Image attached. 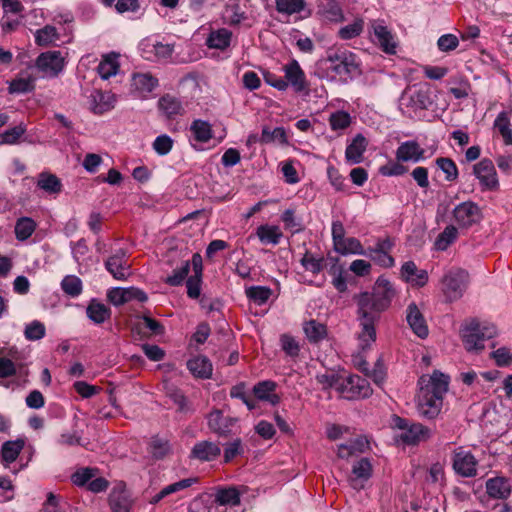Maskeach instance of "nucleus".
Here are the masks:
<instances>
[{"label":"nucleus","instance_id":"obj_38","mask_svg":"<svg viewBox=\"0 0 512 512\" xmlns=\"http://www.w3.org/2000/svg\"><path fill=\"white\" fill-rule=\"evenodd\" d=\"M86 313L88 318L96 324L104 323L111 316L110 308L95 299L90 301Z\"/></svg>","mask_w":512,"mask_h":512},{"label":"nucleus","instance_id":"obj_35","mask_svg":"<svg viewBox=\"0 0 512 512\" xmlns=\"http://www.w3.org/2000/svg\"><path fill=\"white\" fill-rule=\"evenodd\" d=\"M158 109L160 113L167 118H174L182 113L183 107L181 102L172 95H164L158 101Z\"/></svg>","mask_w":512,"mask_h":512},{"label":"nucleus","instance_id":"obj_26","mask_svg":"<svg viewBox=\"0 0 512 512\" xmlns=\"http://www.w3.org/2000/svg\"><path fill=\"white\" fill-rule=\"evenodd\" d=\"M328 60L334 64L333 68L339 74L352 73L357 68L354 54L347 51L331 54Z\"/></svg>","mask_w":512,"mask_h":512},{"label":"nucleus","instance_id":"obj_40","mask_svg":"<svg viewBox=\"0 0 512 512\" xmlns=\"http://www.w3.org/2000/svg\"><path fill=\"white\" fill-rule=\"evenodd\" d=\"M163 387L166 396L169 397L174 402V404L178 406L179 412L184 413L191 411L186 396L179 388L167 381L164 382Z\"/></svg>","mask_w":512,"mask_h":512},{"label":"nucleus","instance_id":"obj_55","mask_svg":"<svg viewBox=\"0 0 512 512\" xmlns=\"http://www.w3.org/2000/svg\"><path fill=\"white\" fill-rule=\"evenodd\" d=\"M61 288L67 295L76 297L82 292V282L77 276L68 275L62 280Z\"/></svg>","mask_w":512,"mask_h":512},{"label":"nucleus","instance_id":"obj_41","mask_svg":"<svg viewBox=\"0 0 512 512\" xmlns=\"http://www.w3.org/2000/svg\"><path fill=\"white\" fill-rule=\"evenodd\" d=\"M303 330L309 342L318 343L321 340L325 339L327 336V327L326 325L316 321L309 320L304 323Z\"/></svg>","mask_w":512,"mask_h":512},{"label":"nucleus","instance_id":"obj_44","mask_svg":"<svg viewBox=\"0 0 512 512\" xmlns=\"http://www.w3.org/2000/svg\"><path fill=\"white\" fill-rule=\"evenodd\" d=\"M58 40L59 34L57 29L52 25H46L35 32V42L39 46L45 47L54 45Z\"/></svg>","mask_w":512,"mask_h":512},{"label":"nucleus","instance_id":"obj_10","mask_svg":"<svg viewBox=\"0 0 512 512\" xmlns=\"http://www.w3.org/2000/svg\"><path fill=\"white\" fill-rule=\"evenodd\" d=\"M478 461L471 452L459 448L453 452L452 467L456 474L471 478L477 475Z\"/></svg>","mask_w":512,"mask_h":512},{"label":"nucleus","instance_id":"obj_27","mask_svg":"<svg viewBox=\"0 0 512 512\" xmlns=\"http://www.w3.org/2000/svg\"><path fill=\"white\" fill-rule=\"evenodd\" d=\"M285 79L293 86L295 91L301 92L305 89V74L296 60L284 66Z\"/></svg>","mask_w":512,"mask_h":512},{"label":"nucleus","instance_id":"obj_4","mask_svg":"<svg viewBox=\"0 0 512 512\" xmlns=\"http://www.w3.org/2000/svg\"><path fill=\"white\" fill-rule=\"evenodd\" d=\"M497 333L494 325L481 326L476 320H471L461 330V337L467 351L484 349V340L493 338Z\"/></svg>","mask_w":512,"mask_h":512},{"label":"nucleus","instance_id":"obj_45","mask_svg":"<svg viewBox=\"0 0 512 512\" xmlns=\"http://www.w3.org/2000/svg\"><path fill=\"white\" fill-rule=\"evenodd\" d=\"M336 252L342 255L347 254H364L362 244L354 237L343 238L334 245Z\"/></svg>","mask_w":512,"mask_h":512},{"label":"nucleus","instance_id":"obj_7","mask_svg":"<svg viewBox=\"0 0 512 512\" xmlns=\"http://www.w3.org/2000/svg\"><path fill=\"white\" fill-rule=\"evenodd\" d=\"M379 315L358 307V321L360 331L357 332V339L359 341V347L362 350H366L376 341V329L375 323L377 322Z\"/></svg>","mask_w":512,"mask_h":512},{"label":"nucleus","instance_id":"obj_9","mask_svg":"<svg viewBox=\"0 0 512 512\" xmlns=\"http://www.w3.org/2000/svg\"><path fill=\"white\" fill-rule=\"evenodd\" d=\"M140 49L144 58L162 61L171 58L174 45L160 41L157 36H150L141 41Z\"/></svg>","mask_w":512,"mask_h":512},{"label":"nucleus","instance_id":"obj_62","mask_svg":"<svg viewBox=\"0 0 512 512\" xmlns=\"http://www.w3.org/2000/svg\"><path fill=\"white\" fill-rule=\"evenodd\" d=\"M45 335V326L40 321H33L25 328V337L28 340H39Z\"/></svg>","mask_w":512,"mask_h":512},{"label":"nucleus","instance_id":"obj_37","mask_svg":"<svg viewBox=\"0 0 512 512\" xmlns=\"http://www.w3.org/2000/svg\"><path fill=\"white\" fill-rule=\"evenodd\" d=\"M109 505L113 512H129L131 501L124 489L114 488L109 495Z\"/></svg>","mask_w":512,"mask_h":512},{"label":"nucleus","instance_id":"obj_61","mask_svg":"<svg viewBox=\"0 0 512 512\" xmlns=\"http://www.w3.org/2000/svg\"><path fill=\"white\" fill-rule=\"evenodd\" d=\"M174 141L171 137L166 134L158 136L153 142V148L159 155L168 154L172 147Z\"/></svg>","mask_w":512,"mask_h":512},{"label":"nucleus","instance_id":"obj_47","mask_svg":"<svg viewBox=\"0 0 512 512\" xmlns=\"http://www.w3.org/2000/svg\"><path fill=\"white\" fill-rule=\"evenodd\" d=\"M275 4L277 11L286 15L301 13L306 7L305 0H275Z\"/></svg>","mask_w":512,"mask_h":512},{"label":"nucleus","instance_id":"obj_42","mask_svg":"<svg viewBox=\"0 0 512 512\" xmlns=\"http://www.w3.org/2000/svg\"><path fill=\"white\" fill-rule=\"evenodd\" d=\"M25 442L21 439L15 441H7L2 445L1 457L2 462L7 466L14 462L24 448Z\"/></svg>","mask_w":512,"mask_h":512},{"label":"nucleus","instance_id":"obj_52","mask_svg":"<svg viewBox=\"0 0 512 512\" xmlns=\"http://www.w3.org/2000/svg\"><path fill=\"white\" fill-rule=\"evenodd\" d=\"M34 88V79L29 75H21L11 81L9 85L10 93H26Z\"/></svg>","mask_w":512,"mask_h":512},{"label":"nucleus","instance_id":"obj_50","mask_svg":"<svg viewBox=\"0 0 512 512\" xmlns=\"http://www.w3.org/2000/svg\"><path fill=\"white\" fill-rule=\"evenodd\" d=\"M245 293L255 304L263 305L269 300L272 290L265 286H251L245 290Z\"/></svg>","mask_w":512,"mask_h":512},{"label":"nucleus","instance_id":"obj_34","mask_svg":"<svg viewBox=\"0 0 512 512\" xmlns=\"http://www.w3.org/2000/svg\"><path fill=\"white\" fill-rule=\"evenodd\" d=\"M319 14L330 22H341L344 19L342 7L338 0H322L318 6Z\"/></svg>","mask_w":512,"mask_h":512},{"label":"nucleus","instance_id":"obj_24","mask_svg":"<svg viewBox=\"0 0 512 512\" xmlns=\"http://www.w3.org/2000/svg\"><path fill=\"white\" fill-rule=\"evenodd\" d=\"M402 278L413 286L422 287L428 281V274L425 270L418 269L413 261L405 262L401 267Z\"/></svg>","mask_w":512,"mask_h":512},{"label":"nucleus","instance_id":"obj_25","mask_svg":"<svg viewBox=\"0 0 512 512\" xmlns=\"http://www.w3.org/2000/svg\"><path fill=\"white\" fill-rule=\"evenodd\" d=\"M90 106L95 114H102L109 111L115 105L116 98L111 92L95 90L92 92Z\"/></svg>","mask_w":512,"mask_h":512},{"label":"nucleus","instance_id":"obj_20","mask_svg":"<svg viewBox=\"0 0 512 512\" xmlns=\"http://www.w3.org/2000/svg\"><path fill=\"white\" fill-rule=\"evenodd\" d=\"M486 493L493 499H507L512 492V486L508 478L496 476L486 481Z\"/></svg>","mask_w":512,"mask_h":512},{"label":"nucleus","instance_id":"obj_60","mask_svg":"<svg viewBox=\"0 0 512 512\" xmlns=\"http://www.w3.org/2000/svg\"><path fill=\"white\" fill-rule=\"evenodd\" d=\"M329 273L333 276L332 284L339 292H345L347 289L346 279L344 277V270L341 266L334 264Z\"/></svg>","mask_w":512,"mask_h":512},{"label":"nucleus","instance_id":"obj_14","mask_svg":"<svg viewBox=\"0 0 512 512\" xmlns=\"http://www.w3.org/2000/svg\"><path fill=\"white\" fill-rule=\"evenodd\" d=\"M64 64V56L55 50L41 53L36 60L37 68L49 76H56L62 71Z\"/></svg>","mask_w":512,"mask_h":512},{"label":"nucleus","instance_id":"obj_30","mask_svg":"<svg viewBox=\"0 0 512 512\" xmlns=\"http://www.w3.org/2000/svg\"><path fill=\"white\" fill-rule=\"evenodd\" d=\"M120 64L118 54L112 52L104 55L97 67V73L103 80H108L112 76H116L119 72Z\"/></svg>","mask_w":512,"mask_h":512},{"label":"nucleus","instance_id":"obj_63","mask_svg":"<svg viewBox=\"0 0 512 512\" xmlns=\"http://www.w3.org/2000/svg\"><path fill=\"white\" fill-rule=\"evenodd\" d=\"M459 45V40L454 34H444L437 41L438 49L442 52L455 50Z\"/></svg>","mask_w":512,"mask_h":512},{"label":"nucleus","instance_id":"obj_1","mask_svg":"<svg viewBox=\"0 0 512 512\" xmlns=\"http://www.w3.org/2000/svg\"><path fill=\"white\" fill-rule=\"evenodd\" d=\"M418 411L427 419H434L441 411L443 396L448 391L449 378L439 371L422 375L418 380Z\"/></svg>","mask_w":512,"mask_h":512},{"label":"nucleus","instance_id":"obj_49","mask_svg":"<svg viewBox=\"0 0 512 512\" xmlns=\"http://www.w3.org/2000/svg\"><path fill=\"white\" fill-rule=\"evenodd\" d=\"M364 29V20L356 18L352 23L341 27L338 31V36L342 40H350L359 36Z\"/></svg>","mask_w":512,"mask_h":512},{"label":"nucleus","instance_id":"obj_12","mask_svg":"<svg viewBox=\"0 0 512 512\" xmlns=\"http://www.w3.org/2000/svg\"><path fill=\"white\" fill-rule=\"evenodd\" d=\"M473 172L485 190H496L499 187L496 169L493 162L484 158L474 165Z\"/></svg>","mask_w":512,"mask_h":512},{"label":"nucleus","instance_id":"obj_59","mask_svg":"<svg viewBox=\"0 0 512 512\" xmlns=\"http://www.w3.org/2000/svg\"><path fill=\"white\" fill-rule=\"evenodd\" d=\"M192 131H193V133L189 138L191 145L196 150H203L204 149L203 145L205 143H208L212 138L211 130H192Z\"/></svg>","mask_w":512,"mask_h":512},{"label":"nucleus","instance_id":"obj_46","mask_svg":"<svg viewBox=\"0 0 512 512\" xmlns=\"http://www.w3.org/2000/svg\"><path fill=\"white\" fill-rule=\"evenodd\" d=\"M256 234L261 242L274 245L278 244L282 237L280 228L274 225H261L257 228Z\"/></svg>","mask_w":512,"mask_h":512},{"label":"nucleus","instance_id":"obj_23","mask_svg":"<svg viewBox=\"0 0 512 512\" xmlns=\"http://www.w3.org/2000/svg\"><path fill=\"white\" fill-rule=\"evenodd\" d=\"M235 421L234 418L224 417L222 411L219 409L211 411L208 415L209 428L219 435H227L230 433L231 427L234 425Z\"/></svg>","mask_w":512,"mask_h":512},{"label":"nucleus","instance_id":"obj_29","mask_svg":"<svg viewBox=\"0 0 512 512\" xmlns=\"http://www.w3.org/2000/svg\"><path fill=\"white\" fill-rule=\"evenodd\" d=\"M367 140L362 134H357L347 146L345 157L348 162L358 164L363 160V154L367 148Z\"/></svg>","mask_w":512,"mask_h":512},{"label":"nucleus","instance_id":"obj_56","mask_svg":"<svg viewBox=\"0 0 512 512\" xmlns=\"http://www.w3.org/2000/svg\"><path fill=\"white\" fill-rule=\"evenodd\" d=\"M331 128H348L354 124L353 117L344 110H337L329 115Z\"/></svg>","mask_w":512,"mask_h":512},{"label":"nucleus","instance_id":"obj_32","mask_svg":"<svg viewBox=\"0 0 512 512\" xmlns=\"http://www.w3.org/2000/svg\"><path fill=\"white\" fill-rule=\"evenodd\" d=\"M276 386L274 381H261L253 387V393L257 399L276 405L280 402V397L274 393Z\"/></svg>","mask_w":512,"mask_h":512},{"label":"nucleus","instance_id":"obj_13","mask_svg":"<svg viewBox=\"0 0 512 512\" xmlns=\"http://www.w3.org/2000/svg\"><path fill=\"white\" fill-rule=\"evenodd\" d=\"M453 215L457 224L463 228L471 227L482 218L479 206L471 201L457 205L454 208Z\"/></svg>","mask_w":512,"mask_h":512},{"label":"nucleus","instance_id":"obj_5","mask_svg":"<svg viewBox=\"0 0 512 512\" xmlns=\"http://www.w3.org/2000/svg\"><path fill=\"white\" fill-rule=\"evenodd\" d=\"M469 281V274L461 268L449 270L442 279V291L448 301L462 297Z\"/></svg>","mask_w":512,"mask_h":512},{"label":"nucleus","instance_id":"obj_22","mask_svg":"<svg viewBox=\"0 0 512 512\" xmlns=\"http://www.w3.org/2000/svg\"><path fill=\"white\" fill-rule=\"evenodd\" d=\"M232 36V32L227 28L212 29L205 40V44L209 49L223 52L230 47Z\"/></svg>","mask_w":512,"mask_h":512},{"label":"nucleus","instance_id":"obj_17","mask_svg":"<svg viewBox=\"0 0 512 512\" xmlns=\"http://www.w3.org/2000/svg\"><path fill=\"white\" fill-rule=\"evenodd\" d=\"M158 86V79L149 73H134L131 80V93L146 98Z\"/></svg>","mask_w":512,"mask_h":512},{"label":"nucleus","instance_id":"obj_33","mask_svg":"<svg viewBox=\"0 0 512 512\" xmlns=\"http://www.w3.org/2000/svg\"><path fill=\"white\" fill-rule=\"evenodd\" d=\"M188 370L193 376L201 379H208L212 375V364L205 356H196L187 362Z\"/></svg>","mask_w":512,"mask_h":512},{"label":"nucleus","instance_id":"obj_53","mask_svg":"<svg viewBox=\"0 0 512 512\" xmlns=\"http://www.w3.org/2000/svg\"><path fill=\"white\" fill-rule=\"evenodd\" d=\"M150 451L155 458L162 459L170 453L171 446L168 440L155 436L151 439Z\"/></svg>","mask_w":512,"mask_h":512},{"label":"nucleus","instance_id":"obj_11","mask_svg":"<svg viewBox=\"0 0 512 512\" xmlns=\"http://www.w3.org/2000/svg\"><path fill=\"white\" fill-rule=\"evenodd\" d=\"M340 390L343 397L347 399L366 398L372 392L369 382L358 375L347 377L341 384Z\"/></svg>","mask_w":512,"mask_h":512},{"label":"nucleus","instance_id":"obj_54","mask_svg":"<svg viewBox=\"0 0 512 512\" xmlns=\"http://www.w3.org/2000/svg\"><path fill=\"white\" fill-rule=\"evenodd\" d=\"M97 472L98 470L95 468H80L72 474L71 480L76 486L87 487L88 483L96 476Z\"/></svg>","mask_w":512,"mask_h":512},{"label":"nucleus","instance_id":"obj_31","mask_svg":"<svg viewBox=\"0 0 512 512\" xmlns=\"http://www.w3.org/2000/svg\"><path fill=\"white\" fill-rule=\"evenodd\" d=\"M221 453L220 447L213 442L202 441L197 444L192 449L191 455L192 457L199 459L201 461H212L216 459Z\"/></svg>","mask_w":512,"mask_h":512},{"label":"nucleus","instance_id":"obj_43","mask_svg":"<svg viewBox=\"0 0 512 512\" xmlns=\"http://www.w3.org/2000/svg\"><path fill=\"white\" fill-rule=\"evenodd\" d=\"M36 222L30 217H20L15 223V237L18 241H25L35 232Z\"/></svg>","mask_w":512,"mask_h":512},{"label":"nucleus","instance_id":"obj_2","mask_svg":"<svg viewBox=\"0 0 512 512\" xmlns=\"http://www.w3.org/2000/svg\"><path fill=\"white\" fill-rule=\"evenodd\" d=\"M433 104V91L428 83L408 85L398 100L401 113L412 119L421 118Z\"/></svg>","mask_w":512,"mask_h":512},{"label":"nucleus","instance_id":"obj_39","mask_svg":"<svg viewBox=\"0 0 512 512\" xmlns=\"http://www.w3.org/2000/svg\"><path fill=\"white\" fill-rule=\"evenodd\" d=\"M214 501L221 506H237L240 504V492L235 487L219 488L215 492Z\"/></svg>","mask_w":512,"mask_h":512},{"label":"nucleus","instance_id":"obj_16","mask_svg":"<svg viewBox=\"0 0 512 512\" xmlns=\"http://www.w3.org/2000/svg\"><path fill=\"white\" fill-rule=\"evenodd\" d=\"M394 243L391 238L379 239L373 247L368 249L369 256L378 265L389 268L394 265V259L390 255Z\"/></svg>","mask_w":512,"mask_h":512},{"label":"nucleus","instance_id":"obj_64","mask_svg":"<svg viewBox=\"0 0 512 512\" xmlns=\"http://www.w3.org/2000/svg\"><path fill=\"white\" fill-rule=\"evenodd\" d=\"M281 346L285 353L291 357H296L299 354L300 347L298 342L290 335L281 336Z\"/></svg>","mask_w":512,"mask_h":512},{"label":"nucleus","instance_id":"obj_36","mask_svg":"<svg viewBox=\"0 0 512 512\" xmlns=\"http://www.w3.org/2000/svg\"><path fill=\"white\" fill-rule=\"evenodd\" d=\"M37 187L45 193L54 195L62 191L61 180L54 174L42 172L38 175Z\"/></svg>","mask_w":512,"mask_h":512},{"label":"nucleus","instance_id":"obj_21","mask_svg":"<svg viewBox=\"0 0 512 512\" xmlns=\"http://www.w3.org/2000/svg\"><path fill=\"white\" fill-rule=\"evenodd\" d=\"M192 266L194 274L187 279L186 287L187 295L192 299H196L200 296L203 271L202 257L200 254L195 253L192 256Z\"/></svg>","mask_w":512,"mask_h":512},{"label":"nucleus","instance_id":"obj_15","mask_svg":"<svg viewBox=\"0 0 512 512\" xmlns=\"http://www.w3.org/2000/svg\"><path fill=\"white\" fill-rule=\"evenodd\" d=\"M105 268L117 280H125L131 275L130 264L123 249H119L106 260Z\"/></svg>","mask_w":512,"mask_h":512},{"label":"nucleus","instance_id":"obj_6","mask_svg":"<svg viewBox=\"0 0 512 512\" xmlns=\"http://www.w3.org/2000/svg\"><path fill=\"white\" fill-rule=\"evenodd\" d=\"M370 40L386 54H395L397 40L383 20H372L369 26Z\"/></svg>","mask_w":512,"mask_h":512},{"label":"nucleus","instance_id":"obj_8","mask_svg":"<svg viewBox=\"0 0 512 512\" xmlns=\"http://www.w3.org/2000/svg\"><path fill=\"white\" fill-rule=\"evenodd\" d=\"M394 426L402 430L400 439L408 445H415L430 438V430L420 423H409L408 420L395 416Z\"/></svg>","mask_w":512,"mask_h":512},{"label":"nucleus","instance_id":"obj_3","mask_svg":"<svg viewBox=\"0 0 512 512\" xmlns=\"http://www.w3.org/2000/svg\"><path fill=\"white\" fill-rule=\"evenodd\" d=\"M394 295L392 284L387 279L380 277L377 279L372 293L365 292L359 295L357 304L358 307L379 315L390 306Z\"/></svg>","mask_w":512,"mask_h":512},{"label":"nucleus","instance_id":"obj_51","mask_svg":"<svg viewBox=\"0 0 512 512\" xmlns=\"http://www.w3.org/2000/svg\"><path fill=\"white\" fill-rule=\"evenodd\" d=\"M300 263L306 271H309L313 274L320 273L324 268V258H317L309 251L305 252L300 260Z\"/></svg>","mask_w":512,"mask_h":512},{"label":"nucleus","instance_id":"obj_19","mask_svg":"<svg viewBox=\"0 0 512 512\" xmlns=\"http://www.w3.org/2000/svg\"><path fill=\"white\" fill-rule=\"evenodd\" d=\"M406 320L413 332L420 338L428 336L426 320L415 303H410L406 309Z\"/></svg>","mask_w":512,"mask_h":512},{"label":"nucleus","instance_id":"obj_57","mask_svg":"<svg viewBox=\"0 0 512 512\" xmlns=\"http://www.w3.org/2000/svg\"><path fill=\"white\" fill-rule=\"evenodd\" d=\"M190 271V263L189 261H183L181 267L175 269L173 274L166 277L164 282L170 286H179L187 277Z\"/></svg>","mask_w":512,"mask_h":512},{"label":"nucleus","instance_id":"obj_58","mask_svg":"<svg viewBox=\"0 0 512 512\" xmlns=\"http://www.w3.org/2000/svg\"><path fill=\"white\" fill-rule=\"evenodd\" d=\"M436 164L445 173L446 180L455 181L457 179L458 169L452 159L440 157L437 158Z\"/></svg>","mask_w":512,"mask_h":512},{"label":"nucleus","instance_id":"obj_18","mask_svg":"<svg viewBox=\"0 0 512 512\" xmlns=\"http://www.w3.org/2000/svg\"><path fill=\"white\" fill-rule=\"evenodd\" d=\"M371 475L372 465L369 459L361 458L355 462L352 467V471L349 476V483L356 490L363 489L365 482L371 477Z\"/></svg>","mask_w":512,"mask_h":512},{"label":"nucleus","instance_id":"obj_48","mask_svg":"<svg viewBox=\"0 0 512 512\" xmlns=\"http://www.w3.org/2000/svg\"><path fill=\"white\" fill-rule=\"evenodd\" d=\"M458 236V230L455 226H447L436 238L434 246L439 251L446 250Z\"/></svg>","mask_w":512,"mask_h":512},{"label":"nucleus","instance_id":"obj_28","mask_svg":"<svg viewBox=\"0 0 512 512\" xmlns=\"http://www.w3.org/2000/svg\"><path fill=\"white\" fill-rule=\"evenodd\" d=\"M424 149L415 141H407L402 143L396 151V159L398 161H413L417 162L423 158Z\"/></svg>","mask_w":512,"mask_h":512}]
</instances>
